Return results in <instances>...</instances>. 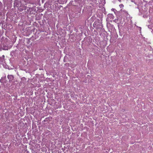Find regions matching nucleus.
<instances>
[{
	"instance_id": "nucleus-1",
	"label": "nucleus",
	"mask_w": 153,
	"mask_h": 153,
	"mask_svg": "<svg viewBox=\"0 0 153 153\" xmlns=\"http://www.w3.org/2000/svg\"><path fill=\"white\" fill-rule=\"evenodd\" d=\"M7 78L9 79V82H10L13 81L14 79V76L11 75H8L7 76Z\"/></svg>"
},
{
	"instance_id": "nucleus-2",
	"label": "nucleus",
	"mask_w": 153,
	"mask_h": 153,
	"mask_svg": "<svg viewBox=\"0 0 153 153\" xmlns=\"http://www.w3.org/2000/svg\"><path fill=\"white\" fill-rule=\"evenodd\" d=\"M120 11L123 14L126 16H127L128 14L127 11L125 10H123L122 9L120 10Z\"/></svg>"
},
{
	"instance_id": "nucleus-3",
	"label": "nucleus",
	"mask_w": 153,
	"mask_h": 153,
	"mask_svg": "<svg viewBox=\"0 0 153 153\" xmlns=\"http://www.w3.org/2000/svg\"><path fill=\"white\" fill-rule=\"evenodd\" d=\"M2 56H3V57H0V64H1L3 63V61L4 60V56L3 55Z\"/></svg>"
},
{
	"instance_id": "nucleus-4",
	"label": "nucleus",
	"mask_w": 153,
	"mask_h": 153,
	"mask_svg": "<svg viewBox=\"0 0 153 153\" xmlns=\"http://www.w3.org/2000/svg\"><path fill=\"white\" fill-rule=\"evenodd\" d=\"M119 7L121 8H123L124 5L123 4H121L119 5Z\"/></svg>"
},
{
	"instance_id": "nucleus-5",
	"label": "nucleus",
	"mask_w": 153,
	"mask_h": 153,
	"mask_svg": "<svg viewBox=\"0 0 153 153\" xmlns=\"http://www.w3.org/2000/svg\"><path fill=\"white\" fill-rule=\"evenodd\" d=\"M0 3H1V2L0 1Z\"/></svg>"
}]
</instances>
